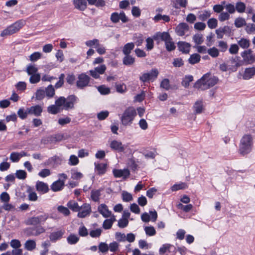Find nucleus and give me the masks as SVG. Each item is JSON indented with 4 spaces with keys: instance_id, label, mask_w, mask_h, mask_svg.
Returning <instances> with one entry per match:
<instances>
[{
    "instance_id": "nucleus-1",
    "label": "nucleus",
    "mask_w": 255,
    "mask_h": 255,
    "mask_svg": "<svg viewBox=\"0 0 255 255\" xmlns=\"http://www.w3.org/2000/svg\"><path fill=\"white\" fill-rule=\"evenodd\" d=\"M218 80L216 76L207 73L195 82L194 87L201 90H205L215 85Z\"/></svg>"
},
{
    "instance_id": "nucleus-2",
    "label": "nucleus",
    "mask_w": 255,
    "mask_h": 255,
    "mask_svg": "<svg viewBox=\"0 0 255 255\" xmlns=\"http://www.w3.org/2000/svg\"><path fill=\"white\" fill-rule=\"evenodd\" d=\"M253 146V137L250 134L244 135L241 139L239 152L242 155L250 153Z\"/></svg>"
},
{
    "instance_id": "nucleus-3",
    "label": "nucleus",
    "mask_w": 255,
    "mask_h": 255,
    "mask_svg": "<svg viewBox=\"0 0 255 255\" xmlns=\"http://www.w3.org/2000/svg\"><path fill=\"white\" fill-rule=\"evenodd\" d=\"M136 115V111L133 107L127 108L124 111L121 118L122 124L125 126L130 125Z\"/></svg>"
},
{
    "instance_id": "nucleus-4",
    "label": "nucleus",
    "mask_w": 255,
    "mask_h": 255,
    "mask_svg": "<svg viewBox=\"0 0 255 255\" xmlns=\"http://www.w3.org/2000/svg\"><path fill=\"white\" fill-rule=\"evenodd\" d=\"M25 24V22L23 20H18L2 30L0 33V36L3 37L11 35L19 31Z\"/></svg>"
},
{
    "instance_id": "nucleus-5",
    "label": "nucleus",
    "mask_w": 255,
    "mask_h": 255,
    "mask_svg": "<svg viewBox=\"0 0 255 255\" xmlns=\"http://www.w3.org/2000/svg\"><path fill=\"white\" fill-rule=\"evenodd\" d=\"M158 74L159 71L157 69H152L150 72L143 73L139 77V80L143 83L150 81L153 82L156 79Z\"/></svg>"
},
{
    "instance_id": "nucleus-6",
    "label": "nucleus",
    "mask_w": 255,
    "mask_h": 255,
    "mask_svg": "<svg viewBox=\"0 0 255 255\" xmlns=\"http://www.w3.org/2000/svg\"><path fill=\"white\" fill-rule=\"evenodd\" d=\"M48 218L49 215L47 213H44L38 216L28 218L26 224L27 225L36 226L44 223Z\"/></svg>"
},
{
    "instance_id": "nucleus-7",
    "label": "nucleus",
    "mask_w": 255,
    "mask_h": 255,
    "mask_svg": "<svg viewBox=\"0 0 255 255\" xmlns=\"http://www.w3.org/2000/svg\"><path fill=\"white\" fill-rule=\"evenodd\" d=\"M90 77L85 73L79 74L76 82V87L79 89H83L89 86Z\"/></svg>"
},
{
    "instance_id": "nucleus-8",
    "label": "nucleus",
    "mask_w": 255,
    "mask_h": 255,
    "mask_svg": "<svg viewBox=\"0 0 255 255\" xmlns=\"http://www.w3.org/2000/svg\"><path fill=\"white\" fill-rule=\"evenodd\" d=\"M110 19L114 23L119 22L120 20H121L123 23H126L129 21V19L126 15L125 13L123 11L119 13L117 12L112 13L111 15Z\"/></svg>"
},
{
    "instance_id": "nucleus-9",
    "label": "nucleus",
    "mask_w": 255,
    "mask_h": 255,
    "mask_svg": "<svg viewBox=\"0 0 255 255\" xmlns=\"http://www.w3.org/2000/svg\"><path fill=\"white\" fill-rule=\"evenodd\" d=\"M91 212V207L89 204L84 203L80 206V210L78 211L77 216L83 218L90 215Z\"/></svg>"
},
{
    "instance_id": "nucleus-10",
    "label": "nucleus",
    "mask_w": 255,
    "mask_h": 255,
    "mask_svg": "<svg viewBox=\"0 0 255 255\" xmlns=\"http://www.w3.org/2000/svg\"><path fill=\"white\" fill-rule=\"evenodd\" d=\"M113 173L115 177L121 178L123 177L124 180H126L130 175V171L128 168L124 169H114Z\"/></svg>"
},
{
    "instance_id": "nucleus-11",
    "label": "nucleus",
    "mask_w": 255,
    "mask_h": 255,
    "mask_svg": "<svg viewBox=\"0 0 255 255\" xmlns=\"http://www.w3.org/2000/svg\"><path fill=\"white\" fill-rule=\"evenodd\" d=\"M153 38L159 43L160 41L165 42L166 41L169 40L171 39V36L168 32H157L153 35Z\"/></svg>"
},
{
    "instance_id": "nucleus-12",
    "label": "nucleus",
    "mask_w": 255,
    "mask_h": 255,
    "mask_svg": "<svg viewBox=\"0 0 255 255\" xmlns=\"http://www.w3.org/2000/svg\"><path fill=\"white\" fill-rule=\"evenodd\" d=\"M78 100V98L74 95L69 96L65 100V103L64 104L63 108L65 110H68L69 109H73L75 103Z\"/></svg>"
},
{
    "instance_id": "nucleus-13",
    "label": "nucleus",
    "mask_w": 255,
    "mask_h": 255,
    "mask_svg": "<svg viewBox=\"0 0 255 255\" xmlns=\"http://www.w3.org/2000/svg\"><path fill=\"white\" fill-rule=\"evenodd\" d=\"M189 27L188 24L185 22L180 23L175 28L176 33L180 36L185 35L189 31Z\"/></svg>"
},
{
    "instance_id": "nucleus-14",
    "label": "nucleus",
    "mask_w": 255,
    "mask_h": 255,
    "mask_svg": "<svg viewBox=\"0 0 255 255\" xmlns=\"http://www.w3.org/2000/svg\"><path fill=\"white\" fill-rule=\"evenodd\" d=\"M42 111V108L38 105L27 108V112L28 113V114L34 115L36 117L41 116Z\"/></svg>"
},
{
    "instance_id": "nucleus-15",
    "label": "nucleus",
    "mask_w": 255,
    "mask_h": 255,
    "mask_svg": "<svg viewBox=\"0 0 255 255\" xmlns=\"http://www.w3.org/2000/svg\"><path fill=\"white\" fill-rule=\"evenodd\" d=\"M64 233L65 231L62 230L51 233L49 236L50 241L53 243H55L62 238Z\"/></svg>"
},
{
    "instance_id": "nucleus-16",
    "label": "nucleus",
    "mask_w": 255,
    "mask_h": 255,
    "mask_svg": "<svg viewBox=\"0 0 255 255\" xmlns=\"http://www.w3.org/2000/svg\"><path fill=\"white\" fill-rule=\"evenodd\" d=\"M35 187L36 190L41 194H45L49 190L48 184L42 181H38L36 183Z\"/></svg>"
},
{
    "instance_id": "nucleus-17",
    "label": "nucleus",
    "mask_w": 255,
    "mask_h": 255,
    "mask_svg": "<svg viewBox=\"0 0 255 255\" xmlns=\"http://www.w3.org/2000/svg\"><path fill=\"white\" fill-rule=\"evenodd\" d=\"M110 146L112 150L117 151L119 152H124L125 149L122 143L117 140L112 141Z\"/></svg>"
},
{
    "instance_id": "nucleus-18",
    "label": "nucleus",
    "mask_w": 255,
    "mask_h": 255,
    "mask_svg": "<svg viewBox=\"0 0 255 255\" xmlns=\"http://www.w3.org/2000/svg\"><path fill=\"white\" fill-rule=\"evenodd\" d=\"M177 46L180 51H181L183 53L187 54L189 53L190 51L191 45L190 43L186 42L179 41L177 43Z\"/></svg>"
},
{
    "instance_id": "nucleus-19",
    "label": "nucleus",
    "mask_w": 255,
    "mask_h": 255,
    "mask_svg": "<svg viewBox=\"0 0 255 255\" xmlns=\"http://www.w3.org/2000/svg\"><path fill=\"white\" fill-rule=\"evenodd\" d=\"M98 211L105 218H108L111 215V212L105 204L100 205L98 207Z\"/></svg>"
},
{
    "instance_id": "nucleus-20",
    "label": "nucleus",
    "mask_w": 255,
    "mask_h": 255,
    "mask_svg": "<svg viewBox=\"0 0 255 255\" xmlns=\"http://www.w3.org/2000/svg\"><path fill=\"white\" fill-rule=\"evenodd\" d=\"M64 186L63 180L59 179L54 182L51 185V189L54 192H58L63 189Z\"/></svg>"
},
{
    "instance_id": "nucleus-21",
    "label": "nucleus",
    "mask_w": 255,
    "mask_h": 255,
    "mask_svg": "<svg viewBox=\"0 0 255 255\" xmlns=\"http://www.w3.org/2000/svg\"><path fill=\"white\" fill-rule=\"evenodd\" d=\"M255 75V67L247 68L243 75L244 80H249Z\"/></svg>"
},
{
    "instance_id": "nucleus-22",
    "label": "nucleus",
    "mask_w": 255,
    "mask_h": 255,
    "mask_svg": "<svg viewBox=\"0 0 255 255\" xmlns=\"http://www.w3.org/2000/svg\"><path fill=\"white\" fill-rule=\"evenodd\" d=\"M73 3L76 8L82 11L85 10L87 7L86 0H74Z\"/></svg>"
},
{
    "instance_id": "nucleus-23",
    "label": "nucleus",
    "mask_w": 255,
    "mask_h": 255,
    "mask_svg": "<svg viewBox=\"0 0 255 255\" xmlns=\"http://www.w3.org/2000/svg\"><path fill=\"white\" fill-rule=\"evenodd\" d=\"M95 170L99 175L104 174L106 171L107 164L95 163Z\"/></svg>"
},
{
    "instance_id": "nucleus-24",
    "label": "nucleus",
    "mask_w": 255,
    "mask_h": 255,
    "mask_svg": "<svg viewBox=\"0 0 255 255\" xmlns=\"http://www.w3.org/2000/svg\"><path fill=\"white\" fill-rule=\"evenodd\" d=\"M134 47V43L133 42H129L126 43L123 47L122 51L124 55L130 54L131 51Z\"/></svg>"
},
{
    "instance_id": "nucleus-25",
    "label": "nucleus",
    "mask_w": 255,
    "mask_h": 255,
    "mask_svg": "<svg viewBox=\"0 0 255 255\" xmlns=\"http://www.w3.org/2000/svg\"><path fill=\"white\" fill-rule=\"evenodd\" d=\"M135 62V58L130 54L125 55L123 59V63L125 65L131 66Z\"/></svg>"
},
{
    "instance_id": "nucleus-26",
    "label": "nucleus",
    "mask_w": 255,
    "mask_h": 255,
    "mask_svg": "<svg viewBox=\"0 0 255 255\" xmlns=\"http://www.w3.org/2000/svg\"><path fill=\"white\" fill-rule=\"evenodd\" d=\"M67 207L73 212H78L80 210V206H79L77 202L74 200H70L67 203Z\"/></svg>"
},
{
    "instance_id": "nucleus-27",
    "label": "nucleus",
    "mask_w": 255,
    "mask_h": 255,
    "mask_svg": "<svg viewBox=\"0 0 255 255\" xmlns=\"http://www.w3.org/2000/svg\"><path fill=\"white\" fill-rule=\"evenodd\" d=\"M64 138V135L61 133L53 134L48 137V141L50 142H56L62 141Z\"/></svg>"
},
{
    "instance_id": "nucleus-28",
    "label": "nucleus",
    "mask_w": 255,
    "mask_h": 255,
    "mask_svg": "<svg viewBox=\"0 0 255 255\" xmlns=\"http://www.w3.org/2000/svg\"><path fill=\"white\" fill-rule=\"evenodd\" d=\"M102 189L93 190L91 193V199L94 202H99L100 200V196H101V192Z\"/></svg>"
},
{
    "instance_id": "nucleus-29",
    "label": "nucleus",
    "mask_w": 255,
    "mask_h": 255,
    "mask_svg": "<svg viewBox=\"0 0 255 255\" xmlns=\"http://www.w3.org/2000/svg\"><path fill=\"white\" fill-rule=\"evenodd\" d=\"M60 158L57 155H55L48 159V160L45 162L44 164L46 165H50L53 163L56 164H60Z\"/></svg>"
},
{
    "instance_id": "nucleus-30",
    "label": "nucleus",
    "mask_w": 255,
    "mask_h": 255,
    "mask_svg": "<svg viewBox=\"0 0 255 255\" xmlns=\"http://www.w3.org/2000/svg\"><path fill=\"white\" fill-rule=\"evenodd\" d=\"M27 193H28V199L31 201H35L37 200L38 197L36 193L33 191V189L28 186L26 190Z\"/></svg>"
},
{
    "instance_id": "nucleus-31",
    "label": "nucleus",
    "mask_w": 255,
    "mask_h": 255,
    "mask_svg": "<svg viewBox=\"0 0 255 255\" xmlns=\"http://www.w3.org/2000/svg\"><path fill=\"white\" fill-rule=\"evenodd\" d=\"M172 248H175L173 246L170 244H164L159 250V254L161 255H164L166 252H171Z\"/></svg>"
},
{
    "instance_id": "nucleus-32",
    "label": "nucleus",
    "mask_w": 255,
    "mask_h": 255,
    "mask_svg": "<svg viewBox=\"0 0 255 255\" xmlns=\"http://www.w3.org/2000/svg\"><path fill=\"white\" fill-rule=\"evenodd\" d=\"M165 46L166 50L168 52L173 51L176 48V45H175L174 42L173 41L171 37V39L165 42Z\"/></svg>"
},
{
    "instance_id": "nucleus-33",
    "label": "nucleus",
    "mask_w": 255,
    "mask_h": 255,
    "mask_svg": "<svg viewBox=\"0 0 255 255\" xmlns=\"http://www.w3.org/2000/svg\"><path fill=\"white\" fill-rule=\"evenodd\" d=\"M36 243L34 240H29L26 241L24 248L29 251H31L36 248Z\"/></svg>"
},
{
    "instance_id": "nucleus-34",
    "label": "nucleus",
    "mask_w": 255,
    "mask_h": 255,
    "mask_svg": "<svg viewBox=\"0 0 255 255\" xmlns=\"http://www.w3.org/2000/svg\"><path fill=\"white\" fill-rule=\"evenodd\" d=\"M201 56L199 54L194 53L190 55L188 59V62L191 64H195L199 63L200 61Z\"/></svg>"
},
{
    "instance_id": "nucleus-35",
    "label": "nucleus",
    "mask_w": 255,
    "mask_h": 255,
    "mask_svg": "<svg viewBox=\"0 0 255 255\" xmlns=\"http://www.w3.org/2000/svg\"><path fill=\"white\" fill-rule=\"evenodd\" d=\"M193 81V77L192 75H185L181 82V85L185 88L189 86L190 83Z\"/></svg>"
},
{
    "instance_id": "nucleus-36",
    "label": "nucleus",
    "mask_w": 255,
    "mask_h": 255,
    "mask_svg": "<svg viewBox=\"0 0 255 255\" xmlns=\"http://www.w3.org/2000/svg\"><path fill=\"white\" fill-rule=\"evenodd\" d=\"M193 108L196 114H200L203 111V102L202 101H197L193 106Z\"/></svg>"
},
{
    "instance_id": "nucleus-37",
    "label": "nucleus",
    "mask_w": 255,
    "mask_h": 255,
    "mask_svg": "<svg viewBox=\"0 0 255 255\" xmlns=\"http://www.w3.org/2000/svg\"><path fill=\"white\" fill-rule=\"evenodd\" d=\"M45 95L49 98H52L55 95V90L52 85H49L45 90Z\"/></svg>"
},
{
    "instance_id": "nucleus-38",
    "label": "nucleus",
    "mask_w": 255,
    "mask_h": 255,
    "mask_svg": "<svg viewBox=\"0 0 255 255\" xmlns=\"http://www.w3.org/2000/svg\"><path fill=\"white\" fill-rule=\"evenodd\" d=\"M32 228L33 229L34 236H38L45 232L44 228L40 225H36V226L32 227Z\"/></svg>"
},
{
    "instance_id": "nucleus-39",
    "label": "nucleus",
    "mask_w": 255,
    "mask_h": 255,
    "mask_svg": "<svg viewBox=\"0 0 255 255\" xmlns=\"http://www.w3.org/2000/svg\"><path fill=\"white\" fill-rule=\"evenodd\" d=\"M68 244L70 245H74L76 244L79 240V238L74 235L70 234L67 239Z\"/></svg>"
},
{
    "instance_id": "nucleus-40",
    "label": "nucleus",
    "mask_w": 255,
    "mask_h": 255,
    "mask_svg": "<svg viewBox=\"0 0 255 255\" xmlns=\"http://www.w3.org/2000/svg\"><path fill=\"white\" fill-rule=\"evenodd\" d=\"M211 16V12L209 10H204L199 15L198 18L201 21H205Z\"/></svg>"
},
{
    "instance_id": "nucleus-41",
    "label": "nucleus",
    "mask_w": 255,
    "mask_h": 255,
    "mask_svg": "<svg viewBox=\"0 0 255 255\" xmlns=\"http://www.w3.org/2000/svg\"><path fill=\"white\" fill-rule=\"evenodd\" d=\"M160 87L166 90H169L170 88L169 80L167 78L163 79L160 83Z\"/></svg>"
},
{
    "instance_id": "nucleus-42",
    "label": "nucleus",
    "mask_w": 255,
    "mask_h": 255,
    "mask_svg": "<svg viewBox=\"0 0 255 255\" xmlns=\"http://www.w3.org/2000/svg\"><path fill=\"white\" fill-rule=\"evenodd\" d=\"M47 111L49 113L55 115L60 112V108L56 105H52L47 108Z\"/></svg>"
},
{
    "instance_id": "nucleus-43",
    "label": "nucleus",
    "mask_w": 255,
    "mask_h": 255,
    "mask_svg": "<svg viewBox=\"0 0 255 255\" xmlns=\"http://www.w3.org/2000/svg\"><path fill=\"white\" fill-rule=\"evenodd\" d=\"M153 19L155 21H158L162 19L165 22H169L170 21V17L167 15H162L160 14H157L154 17Z\"/></svg>"
},
{
    "instance_id": "nucleus-44",
    "label": "nucleus",
    "mask_w": 255,
    "mask_h": 255,
    "mask_svg": "<svg viewBox=\"0 0 255 255\" xmlns=\"http://www.w3.org/2000/svg\"><path fill=\"white\" fill-rule=\"evenodd\" d=\"M144 229L147 236H153L156 234V231L153 226H146Z\"/></svg>"
},
{
    "instance_id": "nucleus-45",
    "label": "nucleus",
    "mask_w": 255,
    "mask_h": 255,
    "mask_svg": "<svg viewBox=\"0 0 255 255\" xmlns=\"http://www.w3.org/2000/svg\"><path fill=\"white\" fill-rule=\"evenodd\" d=\"M235 25L237 28L242 27L246 25V22L244 18L242 17L237 18L235 20Z\"/></svg>"
},
{
    "instance_id": "nucleus-46",
    "label": "nucleus",
    "mask_w": 255,
    "mask_h": 255,
    "mask_svg": "<svg viewBox=\"0 0 255 255\" xmlns=\"http://www.w3.org/2000/svg\"><path fill=\"white\" fill-rule=\"evenodd\" d=\"M187 4V0H176L174 7L180 8V7H186Z\"/></svg>"
},
{
    "instance_id": "nucleus-47",
    "label": "nucleus",
    "mask_w": 255,
    "mask_h": 255,
    "mask_svg": "<svg viewBox=\"0 0 255 255\" xmlns=\"http://www.w3.org/2000/svg\"><path fill=\"white\" fill-rule=\"evenodd\" d=\"M35 98L37 100H41L44 99L45 96V92L44 90L38 89L35 92Z\"/></svg>"
},
{
    "instance_id": "nucleus-48",
    "label": "nucleus",
    "mask_w": 255,
    "mask_h": 255,
    "mask_svg": "<svg viewBox=\"0 0 255 255\" xmlns=\"http://www.w3.org/2000/svg\"><path fill=\"white\" fill-rule=\"evenodd\" d=\"M17 115L21 119H25L28 115V113L27 112V108L25 111H24V108H20L17 111Z\"/></svg>"
},
{
    "instance_id": "nucleus-49",
    "label": "nucleus",
    "mask_w": 255,
    "mask_h": 255,
    "mask_svg": "<svg viewBox=\"0 0 255 255\" xmlns=\"http://www.w3.org/2000/svg\"><path fill=\"white\" fill-rule=\"evenodd\" d=\"M207 52L211 56H212L213 58H216L218 57L219 55V52L218 49L215 47H213L208 49Z\"/></svg>"
},
{
    "instance_id": "nucleus-50",
    "label": "nucleus",
    "mask_w": 255,
    "mask_h": 255,
    "mask_svg": "<svg viewBox=\"0 0 255 255\" xmlns=\"http://www.w3.org/2000/svg\"><path fill=\"white\" fill-rule=\"evenodd\" d=\"M235 8L238 12L243 13L245 10L246 5L243 2H238L236 4Z\"/></svg>"
},
{
    "instance_id": "nucleus-51",
    "label": "nucleus",
    "mask_w": 255,
    "mask_h": 255,
    "mask_svg": "<svg viewBox=\"0 0 255 255\" xmlns=\"http://www.w3.org/2000/svg\"><path fill=\"white\" fill-rule=\"evenodd\" d=\"M57 210L59 213L63 214L65 216H67L70 214L68 208L62 205L59 206L57 207Z\"/></svg>"
},
{
    "instance_id": "nucleus-52",
    "label": "nucleus",
    "mask_w": 255,
    "mask_h": 255,
    "mask_svg": "<svg viewBox=\"0 0 255 255\" xmlns=\"http://www.w3.org/2000/svg\"><path fill=\"white\" fill-rule=\"evenodd\" d=\"M245 54L249 55V56H247V58L248 60H250L252 62H255V55H253L252 54V51L251 50L244 51L242 54V56L245 59Z\"/></svg>"
},
{
    "instance_id": "nucleus-53",
    "label": "nucleus",
    "mask_w": 255,
    "mask_h": 255,
    "mask_svg": "<svg viewBox=\"0 0 255 255\" xmlns=\"http://www.w3.org/2000/svg\"><path fill=\"white\" fill-rule=\"evenodd\" d=\"M194 42L197 45L202 44L203 41V35L200 34H196L193 37Z\"/></svg>"
},
{
    "instance_id": "nucleus-54",
    "label": "nucleus",
    "mask_w": 255,
    "mask_h": 255,
    "mask_svg": "<svg viewBox=\"0 0 255 255\" xmlns=\"http://www.w3.org/2000/svg\"><path fill=\"white\" fill-rule=\"evenodd\" d=\"M40 78L41 77L39 74L36 73L32 74L29 78V82L31 84H36L40 81Z\"/></svg>"
},
{
    "instance_id": "nucleus-55",
    "label": "nucleus",
    "mask_w": 255,
    "mask_h": 255,
    "mask_svg": "<svg viewBox=\"0 0 255 255\" xmlns=\"http://www.w3.org/2000/svg\"><path fill=\"white\" fill-rule=\"evenodd\" d=\"M86 45L88 47H93L95 46V47H98L100 45L99 40L97 39H94L93 40H88L85 42Z\"/></svg>"
},
{
    "instance_id": "nucleus-56",
    "label": "nucleus",
    "mask_w": 255,
    "mask_h": 255,
    "mask_svg": "<svg viewBox=\"0 0 255 255\" xmlns=\"http://www.w3.org/2000/svg\"><path fill=\"white\" fill-rule=\"evenodd\" d=\"M27 173L23 170H18L16 171L15 176L19 179H25L26 178Z\"/></svg>"
},
{
    "instance_id": "nucleus-57",
    "label": "nucleus",
    "mask_w": 255,
    "mask_h": 255,
    "mask_svg": "<svg viewBox=\"0 0 255 255\" xmlns=\"http://www.w3.org/2000/svg\"><path fill=\"white\" fill-rule=\"evenodd\" d=\"M37 71L38 69L33 65L30 64L27 66L26 72L29 75L36 74Z\"/></svg>"
},
{
    "instance_id": "nucleus-58",
    "label": "nucleus",
    "mask_w": 255,
    "mask_h": 255,
    "mask_svg": "<svg viewBox=\"0 0 255 255\" xmlns=\"http://www.w3.org/2000/svg\"><path fill=\"white\" fill-rule=\"evenodd\" d=\"M207 24L210 28L214 29L217 26L218 21L216 18H212L208 20Z\"/></svg>"
},
{
    "instance_id": "nucleus-59",
    "label": "nucleus",
    "mask_w": 255,
    "mask_h": 255,
    "mask_svg": "<svg viewBox=\"0 0 255 255\" xmlns=\"http://www.w3.org/2000/svg\"><path fill=\"white\" fill-rule=\"evenodd\" d=\"M122 199L125 202H129L132 200L133 198L130 193L127 191H123L122 193Z\"/></svg>"
},
{
    "instance_id": "nucleus-60",
    "label": "nucleus",
    "mask_w": 255,
    "mask_h": 255,
    "mask_svg": "<svg viewBox=\"0 0 255 255\" xmlns=\"http://www.w3.org/2000/svg\"><path fill=\"white\" fill-rule=\"evenodd\" d=\"M98 90L102 95H107L110 93V88L106 87L104 85H101L98 87Z\"/></svg>"
},
{
    "instance_id": "nucleus-61",
    "label": "nucleus",
    "mask_w": 255,
    "mask_h": 255,
    "mask_svg": "<svg viewBox=\"0 0 255 255\" xmlns=\"http://www.w3.org/2000/svg\"><path fill=\"white\" fill-rule=\"evenodd\" d=\"M98 248L100 252L103 253L107 252L109 250V248L108 244L104 242L100 243L99 244Z\"/></svg>"
},
{
    "instance_id": "nucleus-62",
    "label": "nucleus",
    "mask_w": 255,
    "mask_h": 255,
    "mask_svg": "<svg viewBox=\"0 0 255 255\" xmlns=\"http://www.w3.org/2000/svg\"><path fill=\"white\" fill-rule=\"evenodd\" d=\"M79 162V159L76 156L71 155L70 156L68 164L70 165L74 166L78 164Z\"/></svg>"
},
{
    "instance_id": "nucleus-63",
    "label": "nucleus",
    "mask_w": 255,
    "mask_h": 255,
    "mask_svg": "<svg viewBox=\"0 0 255 255\" xmlns=\"http://www.w3.org/2000/svg\"><path fill=\"white\" fill-rule=\"evenodd\" d=\"M41 57V53L39 52H35L29 56L30 60L33 62L36 61Z\"/></svg>"
},
{
    "instance_id": "nucleus-64",
    "label": "nucleus",
    "mask_w": 255,
    "mask_h": 255,
    "mask_svg": "<svg viewBox=\"0 0 255 255\" xmlns=\"http://www.w3.org/2000/svg\"><path fill=\"white\" fill-rule=\"evenodd\" d=\"M246 31L248 34H251L255 32V24L253 23L246 24Z\"/></svg>"
}]
</instances>
